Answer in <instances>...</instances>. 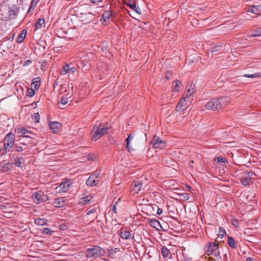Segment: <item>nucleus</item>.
<instances>
[{
	"instance_id": "nucleus-1",
	"label": "nucleus",
	"mask_w": 261,
	"mask_h": 261,
	"mask_svg": "<svg viewBox=\"0 0 261 261\" xmlns=\"http://www.w3.org/2000/svg\"><path fill=\"white\" fill-rule=\"evenodd\" d=\"M229 97H220L214 98L208 101L205 105V108L208 110L219 111L225 107L229 102Z\"/></svg>"
},
{
	"instance_id": "nucleus-2",
	"label": "nucleus",
	"mask_w": 261,
	"mask_h": 261,
	"mask_svg": "<svg viewBox=\"0 0 261 261\" xmlns=\"http://www.w3.org/2000/svg\"><path fill=\"white\" fill-rule=\"evenodd\" d=\"M111 127L108 123L107 124L100 123L98 125H94L90 133L91 138L94 141L97 140L103 135L108 134L109 130Z\"/></svg>"
},
{
	"instance_id": "nucleus-3",
	"label": "nucleus",
	"mask_w": 261,
	"mask_h": 261,
	"mask_svg": "<svg viewBox=\"0 0 261 261\" xmlns=\"http://www.w3.org/2000/svg\"><path fill=\"white\" fill-rule=\"evenodd\" d=\"M105 253L104 249L97 245H93L86 249L85 255L88 258L96 259L103 256Z\"/></svg>"
},
{
	"instance_id": "nucleus-4",
	"label": "nucleus",
	"mask_w": 261,
	"mask_h": 261,
	"mask_svg": "<svg viewBox=\"0 0 261 261\" xmlns=\"http://www.w3.org/2000/svg\"><path fill=\"white\" fill-rule=\"evenodd\" d=\"M15 139V135L12 133H9L5 136L4 140V151L1 153V155L6 154L8 151H10L11 148L14 147Z\"/></svg>"
},
{
	"instance_id": "nucleus-5",
	"label": "nucleus",
	"mask_w": 261,
	"mask_h": 261,
	"mask_svg": "<svg viewBox=\"0 0 261 261\" xmlns=\"http://www.w3.org/2000/svg\"><path fill=\"white\" fill-rule=\"evenodd\" d=\"M194 88L195 85L191 84L190 88L187 90V91L185 92L184 94V99H181L179 102L178 103L176 107V110L177 111H181L183 110L182 107L184 106L186 100L194 92Z\"/></svg>"
},
{
	"instance_id": "nucleus-6",
	"label": "nucleus",
	"mask_w": 261,
	"mask_h": 261,
	"mask_svg": "<svg viewBox=\"0 0 261 261\" xmlns=\"http://www.w3.org/2000/svg\"><path fill=\"white\" fill-rule=\"evenodd\" d=\"M15 132L16 133L17 137L19 138H25L27 140H32L34 138L30 136V135H34L33 133L26 128L17 127L15 128Z\"/></svg>"
},
{
	"instance_id": "nucleus-7",
	"label": "nucleus",
	"mask_w": 261,
	"mask_h": 261,
	"mask_svg": "<svg viewBox=\"0 0 261 261\" xmlns=\"http://www.w3.org/2000/svg\"><path fill=\"white\" fill-rule=\"evenodd\" d=\"M32 199L36 204H39L48 200L47 196L42 191H38L32 194Z\"/></svg>"
},
{
	"instance_id": "nucleus-8",
	"label": "nucleus",
	"mask_w": 261,
	"mask_h": 261,
	"mask_svg": "<svg viewBox=\"0 0 261 261\" xmlns=\"http://www.w3.org/2000/svg\"><path fill=\"white\" fill-rule=\"evenodd\" d=\"M70 187V180L68 179H65L55 188L57 193H61L67 192Z\"/></svg>"
},
{
	"instance_id": "nucleus-9",
	"label": "nucleus",
	"mask_w": 261,
	"mask_h": 261,
	"mask_svg": "<svg viewBox=\"0 0 261 261\" xmlns=\"http://www.w3.org/2000/svg\"><path fill=\"white\" fill-rule=\"evenodd\" d=\"M19 7L15 4L12 5L8 8V19L9 20H14L17 17L18 13L19 12Z\"/></svg>"
},
{
	"instance_id": "nucleus-10",
	"label": "nucleus",
	"mask_w": 261,
	"mask_h": 261,
	"mask_svg": "<svg viewBox=\"0 0 261 261\" xmlns=\"http://www.w3.org/2000/svg\"><path fill=\"white\" fill-rule=\"evenodd\" d=\"M80 19V20L83 23V24H88L90 22L92 21L94 18V15L91 12L89 13H86L82 14L81 16H78Z\"/></svg>"
},
{
	"instance_id": "nucleus-11",
	"label": "nucleus",
	"mask_w": 261,
	"mask_h": 261,
	"mask_svg": "<svg viewBox=\"0 0 261 261\" xmlns=\"http://www.w3.org/2000/svg\"><path fill=\"white\" fill-rule=\"evenodd\" d=\"M90 9L88 4L82 5L76 8L75 12L76 13L77 16H79L85 13L90 12Z\"/></svg>"
},
{
	"instance_id": "nucleus-12",
	"label": "nucleus",
	"mask_w": 261,
	"mask_h": 261,
	"mask_svg": "<svg viewBox=\"0 0 261 261\" xmlns=\"http://www.w3.org/2000/svg\"><path fill=\"white\" fill-rule=\"evenodd\" d=\"M152 147L154 148H162L165 146V142L160 137L156 136H154L152 141Z\"/></svg>"
},
{
	"instance_id": "nucleus-13",
	"label": "nucleus",
	"mask_w": 261,
	"mask_h": 261,
	"mask_svg": "<svg viewBox=\"0 0 261 261\" xmlns=\"http://www.w3.org/2000/svg\"><path fill=\"white\" fill-rule=\"evenodd\" d=\"M121 238L124 240H129L130 239H134V237H132V233L129 230L125 228H121L119 230V232Z\"/></svg>"
},
{
	"instance_id": "nucleus-14",
	"label": "nucleus",
	"mask_w": 261,
	"mask_h": 261,
	"mask_svg": "<svg viewBox=\"0 0 261 261\" xmlns=\"http://www.w3.org/2000/svg\"><path fill=\"white\" fill-rule=\"evenodd\" d=\"M128 2H124V4L127 5L129 8L138 14H140L141 13L140 9L137 7L136 5V0H127Z\"/></svg>"
},
{
	"instance_id": "nucleus-15",
	"label": "nucleus",
	"mask_w": 261,
	"mask_h": 261,
	"mask_svg": "<svg viewBox=\"0 0 261 261\" xmlns=\"http://www.w3.org/2000/svg\"><path fill=\"white\" fill-rule=\"evenodd\" d=\"M112 16V11L111 10H107L104 11L102 14L100 20L101 22L104 24L107 23L108 21H110V18Z\"/></svg>"
},
{
	"instance_id": "nucleus-16",
	"label": "nucleus",
	"mask_w": 261,
	"mask_h": 261,
	"mask_svg": "<svg viewBox=\"0 0 261 261\" xmlns=\"http://www.w3.org/2000/svg\"><path fill=\"white\" fill-rule=\"evenodd\" d=\"M49 127L54 133H57L61 128V125L58 122L53 121L49 123Z\"/></svg>"
},
{
	"instance_id": "nucleus-17",
	"label": "nucleus",
	"mask_w": 261,
	"mask_h": 261,
	"mask_svg": "<svg viewBox=\"0 0 261 261\" xmlns=\"http://www.w3.org/2000/svg\"><path fill=\"white\" fill-rule=\"evenodd\" d=\"M248 11L256 15H260L261 14V5H251L248 7Z\"/></svg>"
},
{
	"instance_id": "nucleus-18",
	"label": "nucleus",
	"mask_w": 261,
	"mask_h": 261,
	"mask_svg": "<svg viewBox=\"0 0 261 261\" xmlns=\"http://www.w3.org/2000/svg\"><path fill=\"white\" fill-rule=\"evenodd\" d=\"M12 163L10 162H2L0 164V170L3 172H6L10 170L12 168Z\"/></svg>"
},
{
	"instance_id": "nucleus-19",
	"label": "nucleus",
	"mask_w": 261,
	"mask_h": 261,
	"mask_svg": "<svg viewBox=\"0 0 261 261\" xmlns=\"http://www.w3.org/2000/svg\"><path fill=\"white\" fill-rule=\"evenodd\" d=\"M45 47L43 45L37 44L36 46L35 47V53L36 55H44L46 53Z\"/></svg>"
},
{
	"instance_id": "nucleus-20",
	"label": "nucleus",
	"mask_w": 261,
	"mask_h": 261,
	"mask_svg": "<svg viewBox=\"0 0 261 261\" xmlns=\"http://www.w3.org/2000/svg\"><path fill=\"white\" fill-rule=\"evenodd\" d=\"M65 202L63 197H60L55 199L53 204L56 207H63L65 205Z\"/></svg>"
},
{
	"instance_id": "nucleus-21",
	"label": "nucleus",
	"mask_w": 261,
	"mask_h": 261,
	"mask_svg": "<svg viewBox=\"0 0 261 261\" xmlns=\"http://www.w3.org/2000/svg\"><path fill=\"white\" fill-rule=\"evenodd\" d=\"M132 187L133 191L138 193L142 187V182L140 180L134 181L132 184Z\"/></svg>"
},
{
	"instance_id": "nucleus-22",
	"label": "nucleus",
	"mask_w": 261,
	"mask_h": 261,
	"mask_svg": "<svg viewBox=\"0 0 261 261\" xmlns=\"http://www.w3.org/2000/svg\"><path fill=\"white\" fill-rule=\"evenodd\" d=\"M97 177V176L91 175L88 177L86 180V185L89 187H93L97 184V180L95 179Z\"/></svg>"
},
{
	"instance_id": "nucleus-23",
	"label": "nucleus",
	"mask_w": 261,
	"mask_h": 261,
	"mask_svg": "<svg viewBox=\"0 0 261 261\" xmlns=\"http://www.w3.org/2000/svg\"><path fill=\"white\" fill-rule=\"evenodd\" d=\"M134 137V135L133 134H130L128 135V137L126 138L125 142V148L128 150L129 152H130L133 148L130 146V142L133 140Z\"/></svg>"
},
{
	"instance_id": "nucleus-24",
	"label": "nucleus",
	"mask_w": 261,
	"mask_h": 261,
	"mask_svg": "<svg viewBox=\"0 0 261 261\" xmlns=\"http://www.w3.org/2000/svg\"><path fill=\"white\" fill-rule=\"evenodd\" d=\"M149 223L151 227L157 230H160V229L162 228V226L160 222L156 219H150Z\"/></svg>"
},
{
	"instance_id": "nucleus-25",
	"label": "nucleus",
	"mask_w": 261,
	"mask_h": 261,
	"mask_svg": "<svg viewBox=\"0 0 261 261\" xmlns=\"http://www.w3.org/2000/svg\"><path fill=\"white\" fill-rule=\"evenodd\" d=\"M27 33V31L26 30H22L21 33L18 35L16 39V42L18 43H21L25 38Z\"/></svg>"
},
{
	"instance_id": "nucleus-26",
	"label": "nucleus",
	"mask_w": 261,
	"mask_h": 261,
	"mask_svg": "<svg viewBox=\"0 0 261 261\" xmlns=\"http://www.w3.org/2000/svg\"><path fill=\"white\" fill-rule=\"evenodd\" d=\"M206 247L208 249L214 252L215 250L219 249V243L217 242L214 243H208L206 245Z\"/></svg>"
},
{
	"instance_id": "nucleus-27",
	"label": "nucleus",
	"mask_w": 261,
	"mask_h": 261,
	"mask_svg": "<svg viewBox=\"0 0 261 261\" xmlns=\"http://www.w3.org/2000/svg\"><path fill=\"white\" fill-rule=\"evenodd\" d=\"M40 83L41 78L37 77L33 79V82L32 83V86H34V88L35 90H38L40 86Z\"/></svg>"
},
{
	"instance_id": "nucleus-28",
	"label": "nucleus",
	"mask_w": 261,
	"mask_h": 261,
	"mask_svg": "<svg viewBox=\"0 0 261 261\" xmlns=\"http://www.w3.org/2000/svg\"><path fill=\"white\" fill-rule=\"evenodd\" d=\"M93 198V196L89 195L87 196L83 197L80 199V203L82 205H85L90 202Z\"/></svg>"
},
{
	"instance_id": "nucleus-29",
	"label": "nucleus",
	"mask_w": 261,
	"mask_h": 261,
	"mask_svg": "<svg viewBox=\"0 0 261 261\" xmlns=\"http://www.w3.org/2000/svg\"><path fill=\"white\" fill-rule=\"evenodd\" d=\"M35 25L36 29H41L45 25V20L44 18H39L35 22Z\"/></svg>"
},
{
	"instance_id": "nucleus-30",
	"label": "nucleus",
	"mask_w": 261,
	"mask_h": 261,
	"mask_svg": "<svg viewBox=\"0 0 261 261\" xmlns=\"http://www.w3.org/2000/svg\"><path fill=\"white\" fill-rule=\"evenodd\" d=\"M181 85V82L178 80H176L173 83V91L174 92H178L179 91V89L180 88V85Z\"/></svg>"
},
{
	"instance_id": "nucleus-31",
	"label": "nucleus",
	"mask_w": 261,
	"mask_h": 261,
	"mask_svg": "<svg viewBox=\"0 0 261 261\" xmlns=\"http://www.w3.org/2000/svg\"><path fill=\"white\" fill-rule=\"evenodd\" d=\"M161 254L164 257H167L169 253H170V250L165 246H162L161 250Z\"/></svg>"
},
{
	"instance_id": "nucleus-32",
	"label": "nucleus",
	"mask_w": 261,
	"mask_h": 261,
	"mask_svg": "<svg viewBox=\"0 0 261 261\" xmlns=\"http://www.w3.org/2000/svg\"><path fill=\"white\" fill-rule=\"evenodd\" d=\"M222 46V45H215L212 46L210 48V52L212 54V57L214 55V53L220 50L221 49Z\"/></svg>"
},
{
	"instance_id": "nucleus-33",
	"label": "nucleus",
	"mask_w": 261,
	"mask_h": 261,
	"mask_svg": "<svg viewBox=\"0 0 261 261\" xmlns=\"http://www.w3.org/2000/svg\"><path fill=\"white\" fill-rule=\"evenodd\" d=\"M32 140H27V139L25 138H20L18 140V141H19V144H21V145H28L30 143H33L32 142Z\"/></svg>"
},
{
	"instance_id": "nucleus-34",
	"label": "nucleus",
	"mask_w": 261,
	"mask_h": 261,
	"mask_svg": "<svg viewBox=\"0 0 261 261\" xmlns=\"http://www.w3.org/2000/svg\"><path fill=\"white\" fill-rule=\"evenodd\" d=\"M22 161H24V159L22 157H16L14 160V164L17 167H21V164L23 163Z\"/></svg>"
},
{
	"instance_id": "nucleus-35",
	"label": "nucleus",
	"mask_w": 261,
	"mask_h": 261,
	"mask_svg": "<svg viewBox=\"0 0 261 261\" xmlns=\"http://www.w3.org/2000/svg\"><path fill=\"white\" fill-rule=\"evenodd\" d=\"M227 243L231 248H234L236 247L235 240L232 237H228Z\"/></svg>"
},
{
	"instance_id": "nucleus-36",
	"label": "nucleus",
	"mask_w": 261,
	"mask_h": 261,
	"mask_svg": "<svg viewBox=\"0 0 261 261\" xmlns=\"http://www.w3.org/2000/svg\"><path fill=\"white\" fill-rule=\"evenodd\" d=\"M35 223L39 226H43L46 224V220L40 218L36 219L35 221Z\"/></svg>"
},
{
	"instance_id": "nucleus-37",
	"label": "nucleus",
	"mask_w": 261,
	"mask_h": 261,
	"mask_svg": "<svg viewBox=\"0 0 261 261\" xmlns=\"http://www.w3.org/2000/svg\"><path fill=\"white\" fill-rule=\"evenodd\" d=\"M69 65L68 64H65L63 68L60 70V74L61 75H65L67 72H69Z\"/></svg>"
},
{
	"instance_id": "nucleus-38",
	"label": "nucleus",
	"mask_w": 261,
	"mask_h": 261,
	"mask_svg": "<svg viewBox=\"0 0 261 261\" xmlns=\"http://www.w3.org/2000/svg\"><path fill=\"white\" fill-rule=\"evenodd\" d=\"M261 36V28H258L255 30L253 31L251 36L252 37H258Z\"/></svg>"
},
{
	"instance_id": "nucleus-39",
	"label": "nucleus",
	"mask_w": 261,
	"mask_h": 261,
	"mask_svg": "<svg viewBox=\"0 0 261 261\" xmlns=\"http://www.w3.org/2000/svg\"><path fill=\"white\" fill-rule=\"evenodd\" d=\"M244 77H251V78H255V77H261V72H258L254 74H246L243 75Z\"/></svg>"
},
{
	"instance_id": "nucleus-40",
	"label": "nucleus",
	"mask_w": 261,
	"mask_h": 261,
	"mask_svg": "<svg viewBox=\"0 0 261 261\" xmlns=\"http://www.w3.org/2000/svg\"><path fill=\"white\" fill-rule=\"evenodd\" d=\"M250 181V179L249 177L242 178L240 179L241 183L245 186L248 185Z\"/></svg>"
},
{
	"instance_id": "nucleus-41",
	"label": "nucleus",
	"mask_w": 261,
	"mask_h": 261,
	"mask_svg": "<svg viewBox=\"0 0 261 261\" xmlns=\"http://www.w3.org/2000/svg\"><path fill=\"white\" fill-rule=\"evenodd\" d=\"M215 161L216 162H217V163L218 164H221V163H227L228 162L227 161L226 159L224 158H223L222 156H217L216 159H215Z\"/></svg>"
},
{
	"instance_id": "nucleus-42",
	"label": "nucleus",
	"mask_w": 261,
	"mask_h": 261,
	"mask_svg": "<svg viewBox=\"0 0 261 261\" xmlns=\"http://www.w3.org/2000/svg\"><path fill=\"white\" fill-rule=\"evenodd\" d=\"M226 234V231L225 229L222 227H220L219 228V232L218 233V237H220L221 239L224 237V236Z\"/></svg>"
},
{
	"instance_id": "nucleus-43",
	"label": "nucleus",
	"mask_w": 261,
	"mask_h": 261,
	"mask_svg": "<svg viewBox=\"0 0 261 261\" xmlns=\"http://www.w3.org/2000/svg\"><path fill=\"white\" fill-rule=\"evenodd\" d=\"M35 94V90L32 88H29L27 90L26 95L29 97H32Z\"/></svg>"
},
{
	"instance_id": "nucleus-44",
	"label": "nucleus",
	"mask_w": 261,
	"mask_h": 261,
	"mask_svg": "<svg viewBox=\"0 0 261 261\" xmlns=\"http://www.w3.org/2000/svg\"><path fill=\"white\" fill-rule=\"evenodd\" d=\"M21 145L19 143V144H18V143L15 144L14 145V150L16 152L22 151L23 150V148Z\"/></svg>"
},
{
	"instance_id": "nucleus-45",
	"label": "nucleus",
	"mask_w": 261,
	"mask_h": 261,
	"mask_svg": "<svg viewBox=\"0 0 261 261\" xmlns=\"http://www.w3.org/2000/svg\"><path fill=\"white\" fill-rule=\"evenodd\" d=\"M68 102V99L67 97L63 96L60 101L58 102V105L62 104L63 105H65L67 104Z\"/></svg>"
},
{
	"instance_id": "nucleus-46",
	"label": "nucleus",
	"mask_w": 261,
	"mask_h": 261,
	"mask_svg": "<svg viewBox=\"0 0 261 261\" xmlns=\"http://www.w3.org/2000/svg\"><path fill=\"white\" fill-rule=\"evenodd\" d=\"M41 230L42 231V232L45 234L51 235L54 232V231L51 230L49 228H43V229H41Z\"/></svg>"
},
{
	"instance_id": "nucleus-47",
	"label": "nucleus",
	"mask_w": 261,
	"mask_h": 261,
	"mask_svg": "<svg viewBox=\"0 0 261 261\" xmlns=\"http://www.w3.org/2000/svg\"><path fill=\"white\" fill-rule=\"evenodd\" d=\"M213 255L217 258V260L218 261H219V260L221 259V257L220 256V252L219 249L215 250V251L213 252Z\"/></svg>"
},
{
	"instance_id": "nucleus-48",
	"label": "nucleus",
	"mask_w": 261,
	"mask_h": 261,
	"mask_svg": "<svg viewBox=\"0 0 261 261\" xmlns=\"http://www.w3.org/2000/svg\"><path fill=\"white\" fill-rule=\"evenodd\" d=\"M39 1V0H32L30 4L31 8H34L36 6Z\"/></svg>"
},
{
	"instance_id": "nucleus-49",
	"label": "nucleus",
	"mask_w": 261,
	"mask_h": 261,
	"mask_svg": "<svg viewBox=\"0 0 261 261\" xmlns=\"http://www.w3.org/2000/svg\"><path fill=\"white\" fill-rule=\"evenodd\" d=\"M35 119L36 122H39L40 120V115L39 113H36L34 114Z\"/></svg>"
},
{
	"instance_id": "nucleus-50",
	"label": "nucleus",
	"mask_w": 261,
	"mask_h": 261,
	"mask_svg": "<svg viewBox=\"0 0 261 261\" xmlns=\"http://www.w3.org/2000/svg\"><path fill=\"white\" fill-rule=\"evenodd\" d=\"M171 75H172V73L169 71H168L167 72H166L165 73V77L167 80H169L170 79V76Z\"/></svg>"
},
{
	"instance_id": "nucleus-51",
	"label": "nucleus",
	"mask_w": 261,
	"mask_h": 261,
	"mask_svg": "<svg viewBox=\"0 0 261 261\" xmlns=\"http://www.w3.org/2000/svg\"><path fill=\"white\" fill-rule=\"evenodd\" d=\"M96 211V209L95 208H92L91 210H89L87 211V215H90L94 213H95Z\"/></svg>"
},
{
	"instance_id": "nucleus-52",
	"label": "nucleus",
	"mask_w": 261,
	"mask_h": 261,
	"mask_svg": "<svg viewBox=\"0 0 261 261\" xmlns=\"http://www.w3.org/2000/svg\"><path fill=\"white\" fill-rule=\"evenodd\" d=\"M32 62V60H27L25 61L23 64V66H27L29 65L30 63Z\"/></svg>"
},
{
	"instance_id": "nucleus-53",
	"label": "nucleus",
	"mask_w": 261,
	"mask_h": 261,
	"mask_svg": "<svg viewBox=\"0 0 261 261\" xmlns=\"http://www.w3.org/2000/svg\"><path fill=\"white\" fill-rule=\"evenodd\" d=\"M116 205H117V203H115L114 204H113V207H112V211L115 213V214H117V210H116Z\"/></svg>"
},
{
	"instance_id": "nucleus-54",
	"label": "nucleus",
	"mask_w": 261,
	"mask_h": 261,
	"mask_svg": "<svg viewBox=\"0 0 261 261\" xmlns=\"http://www.w3.org/2000/svg\"><path fill=\"white\" fill-rule=\"evenodd\" d=\"M91 3L97 5L98 3L101 2L103 0H89Z\"/></svg>"
},
{
	"instance_id": "nucleus-55",
	"label": "nucleus",
	"mask_w": 261,
	"mask_h": 261,
	"mask_svg": "<svg viewBox=\"0 0 261 261\" xmlns=\"http://www.w3.org/2000/svg\"><path fill=\"white\" fill-rule=\"evenodd\" d=\"M75 69H76L75 68H74L73 67H70L69 66V72H70L71 73H73L75 72Z\"/></svg>"
},
{
	"instance_id": "nucleus-56",
	"label": "nucleus",
	"mask_w": 261,
	"mask_h": 261,
	"mask_svg": "<svg viewBox=\"0 0 261 261\" xmlns=\"http://www.w3.org/2000/svg\"><path fill=\"white\" fill-rule=\"evenodd\" d=\"M206 253L207 254V255H213V251L210 249H208L207 248L206 250Z\"/></svg>"
},
{
	"instance_id": "nucleus-57",
	"label": "nucleus",
	"mask_w": 261,
	"mask_h": 261,
	"mask_svg": "<svg viewBox=\"0 0 261 261\" xmlns=\"http://www.w3.org/2000/svg\"><path fill=\"white\" fill-rule=\"evenodd\" d=\"M163 213V211L161 208H158L157 211V214L160 215Z\"/></svg>"
},
{
	"instance_id": "nucleus-58",
	"label": "nucleus",
	"mask_w": 261,
	"mask_h": 261,
	"mask_svg": "<svg viewBox=\"0 0 261 261\" xmlns=\"http://www.w3.org/2000/svg\"><path fill=\"white\" fill-rule=\"evenodd\" d=\"M34 8H31V5L29 7V10L28 11V14H29L31 12H32V11L34 10Z\"/></svg>"
},
{
	"instance_id": "nucleus-59",
	"label": "nucleus",
	"mask_w": 261,
	"mask_h": 261,
	"mask_svg": "<svg viewBox=\"0 0 261 261\" xmlns=\"http://www.w3.org/2000/svg\"><path fill=\"white\" fill-rule=\"evenodd\" d=\"M31 105L32 107L35 108L37 106V102H34Z\"/></svg>"
},
{
	"instance_id": "nucleus-60",
	"label": "nucleus",
	"mask_w": 261,
	"mask_h": 261,
	"mask_svg": "<svg viewBox=\"0 0 261 261\" xmlns=\"http://www.w3.org/2000/svg\"><path fill=\"white\" fill-rule=\"evenodd\" d=\"M65 226V225H61L60 226V229L64 230V229H65L64 228Z\"/></svg>"
},
{
	"instance_id": "nucleus-61",
	"label": "nucleus",
	"mask_w": 261,
	"mask_h": 261,
	"mask_svg": "<svg viewBox=\"0 0 261 261\" xmlns=\"http://www.w3.org/2000/svg\"><path fill=\"white\" fill-rule=\"evenodd\" d=\"M215 260V259H213V257H210L208 258L207 261H214Z\"/></svg>"
},
{
	"instance_id": "nucleus-62",
	"label": "nucleus",
	"mask_w": 261,
	"mask_h": 261,
	"mask_svg": "<svg viewBox=\"0 0 261 261\" xmlns=\"http://www.w3.org/2000/svg\"><path fill=\"white\" fill-rule=\"evenodd\" d=\"M247 261H253V258L251 257H248L246 259Z\"/></svg>"
},
{
	"instance_id": "nucleus-63",
	"label": "nucleus",
	"mask_w": 261,
	"mask_h": 261,
	"mask_svg": "<svg viewBox=\"0 0 261 261\" xmlns=\"http://www.w3.org/2000/svg\"><path fill=\"white\" fill-rule=\"evenodd\" d=\"M145 253L146 254L148 255L149 257H151V256L149 255V252H147V250H146Z\"/></svg>"
},
{
	"instance_id": "nucleus-64",
	"label": "nucleus",
	"mask_w": 261,
	"mask_h": 261,
	"mask_svg": "<svg viewBox=\"0 0 261 261\" xmlns=\"http://www.w3.org/2000/svg\"><path fill=\"white\" fill-rule=\"evenodd\" d=\"M4 148L0 147V154H1V153L3 152L4 151Z\"/></svg>"
}]
</instances>
